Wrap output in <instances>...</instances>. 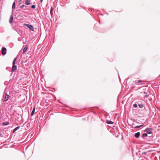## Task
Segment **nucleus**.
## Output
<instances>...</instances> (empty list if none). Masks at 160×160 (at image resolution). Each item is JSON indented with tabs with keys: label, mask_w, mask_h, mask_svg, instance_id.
I'll use <instances>...</instances> for the list:
<instances>
[{
	"label": "nucleus",
	"mask_w": 160,
	"mask_h": 160,
	"mask_svg": "<svg viewBox=\"0 0 160 160\" xmlns=\"http://www.w3.org/2000/svg\"><path fill=\"white\" fill-rule=\"evenodd\" d=\"M17 59V58H15L12 62V72L15 71L17 69V66L15 65Z\"/></svg>",
	"instance_id": "1"
},
{
	"label": "nucleus",
	"mask_w": 160,
	"mask_h": 160,
	"mask_svg": "<svg viewBox=\"0 0 160 160\" xmlns=\"http://www.w3.org/2000/svg\"><path fill=\"white\" fill-rule=\"evenodd\" d=\"M153 129L152 128H147L144 131V132H146L148 134H151L152 133Z\"/></svg>",
	"instance_id": "2"
},
{
	"label": "nucleus",
	"mask_w": 160,
	"mask_h": 160,
	"mask_svg": "<svg viewBox=\"0 0 160 160\" xmlns=\"http://www.w3.org/2000/svg\"><path fill=\"white\" fill-rule=\"evenodd\" d=\"M24 25L28 28L31 30L32 31H33L34 30V28H33V26L31 25L28 24H25Z\"/></svg>",
	"instance_id": "3"
},
{
	"label": "nucleus",
	"mask_w": 160,
	"mask_h": 160,
	"mask_svg": "<svg viewBox=\"0 0 160 160\" xmlns=\"http://www.w3.org/2000/svg\"><path fill=\"white\" fill-rule=\"evenodd\" d=\"M2 55H5L6 54L7 49L6 48L2 47Z\"/></svg>",
	"instance_id": "4"
},
{
	"label": "nucleus",
	"mask_w": 160,
	"mask_h": 160,
	"mask_svg": "<svg viewBox=\"0 0 160 160\" xmlns=\"http://www.w3.org/2000/svg\"><path fill=\"white\" fill-rule=\"evenodd\" d=\"M140 133L139 132H138L134 134L135 137L137 138H138L140 136Z\"/></svg>",
	"instance_id": "5"
},
{
	"label": "nucleus",
	"mask_w": 160,
	"mask_h": 160,
	"mask_svg": "<svg viewBox=\"0 0 160 160\" xmlns=\"http://www.w3.org/2000/svg\"><path fill=\"white\" fill-rule=\"evenodd\" d=\"M10 96L9 95H8L7 94H6L5 95V98H4V101H7L8 99V98H9Z\"/></svg>",
	"instance_id": "6"
},
{
	"label": "nucleus",
	"mask_w": 160,
	"mask_h": 160,
	"mask_svg": "<svg viewBox=\"0 0 160 160\" xmlns=\"http://www.w3.org/2000/svg\"><path fill=\"white\" fill-rule=\"evenodd\" d=\"M25 4L26 5H28L31 4V1L30 0H25Z\"/></svg>",
	"instance_id": "7"
},
{
	"label": "nucleus",
	"mask_w": 160,
	"mask_h": 160,
	"mask_svg": "<svg viewBox=\"0 0 160 160\" xmlns=\"http://www.w3.org/2000/svg\"><path fill=\"white\" fill-rule=\"evenodd\" d=\"M13 17L12 15H11L10 16V18L9 19V22L10 23H13Z\"/></svg>",
	"instance_id": "8"
},
{
	"label": "nucleus",
	"mask_w": 160,
	"mask_h": 160,
	"mask_svg": "<svg viewBox=\"0 0 160 160\" xmlns=\"http://www.w3.org/2000/svg\"><path fill=\"white\" fill-rule=\"evenodd\" d=\"M28 48V46H25V47L24 48L23 50L22 53L23 54L25 53V52H26V51H27Z\"/></svg>",
	"instance_id": "9"
},
{
	"label": "nucleus",
	"mask_w": 160,
	"mask_h": 160,
	"mask_svg": "<svg viewBox=\"0 0 160 160\" xmlns=\"http://www.w3.org/2000/svg\"><path fill=\"white\" fill-rule=\"evenodd\" d=\"M142 138H144L145 137H148V134L147 133H144L142 134V135L141 136Z\"/></svg>",
	"instance_id": "10"
},
{
	"label": "nucleus",
	"mask_w": 160,
	"mask_h": 160,
	"mask_svg": "<svg viewBox=\"0 0 160 160\" xmlns=\"http://www.w3.org/2000/svg\"><path fill=\"white\" fill-rule=\"evenodd\" d=\"M106 123L109 124H112L113 123V122L111 120H107Z\"/></svg>",
	"instance_id": "11"
},
{
	"label": "nucleus",
	"mask_w": 160,
	"mask_h": 160,
	"mask_svg": "<svg viewBox=\"0 0 160 160\" xmlns=\"http://www.w3.org/2000/svg\"><path fill=\"white\" fill-rule=\"evenodd\" d=\"M20 128V126H18L15 128L14 129L13 131V133L15 132L18 129H19Z\"/></svg>",
	"instance_id": "12"
},
{
	"label": "nucleus",
	"mask_w": 160,
	"mask_h": 160,
	"mask_svg": "<svg viewBox=\"0 0 160 160\" xmlns=\"http://www.w3.org/2000/svg\"><path fill=\"white\" fill-rule=\"evenodd\" d=\"M35 106L34 107V108H33V109L31 112V116H32L34 115V114L35 113Z\"/></svg>",
	"instance_id": "13"
},
{
	"label": "nucleus",
	"mask_w": 160,
	"mask_h": 160,
	"mask_svg": "<svg viewBox=\"0 0 160 160\" xmlns=\"http://www.w3.org/2000/svg\"><path fill=\"white\" fill-rule=\"evenodd\" d=\"M138 106L139 107V108H142L143 107H144V105L143 104H139L138 102Z\"/></svg>",
	"instance_id": "14"
},
{
	"label": "nucleus",
	"mask_w": 160,
	"mask_h": 160,
	"mask_svg": "<svg viewBox=\"0 0 160 160\" xmlns=\"http://www.w3.org/2000/svg\"><path fill=\"white\" fill-rule=\"evenodd\" d=\"M9 123L8 122H4L2 123V125L3 126H5L9 125Z\"/></svg>",
	"instance_id": "15"
},
{
	"label": "nucleus",
	"mask_w": 160,
	"mask_h": 160,
	"mask_svg": "<svg viewBox=\"0 0 160 160\" xmlns=\"http://www.w3.org/2000/svg\"><path fill=\"white\" fill-rule=\"evenodd\" d=\"M52 11H53V8L52 7H51V9H50V14L52 17V15L53 14Z\"/></svg>",
	"instance_id": "16"
},
{
	"label": "nucleus",
	"mask_w": 160,
	"mask_h": 160,
	"mask_svg": "<svg viewBox=\"0 0 160 160\" xmlns=\"http://www.w3.org/2000/svg\"><path fill=\"white\" fill-rule=\"evenodd\" d=\"M15 7V2H14L13 3L12 5V9H14Z\"/></svg>",
	"instance_id": "17"
},
{
	"label": "nucleus",
	"mask_w": 160,
	"mask_h": 160,
	"mask_svg": "<svg viewBox=\"0 0 160 160\" xmlns=\"http://www.w3.org/2000/svg\"><path fill=\"white\" fill-rule=\"evenodd\" d=\"M135 124L133 123L131 125V128H135Z\"/></svg>",
	"instance_id": "18"
},
{
	"label": "nucleus",
	"mask_w": 160,
	"mask_h": 160,
	"mask_svg": "<svg viewBox=\"0 0 160 160\" xmlns=\"http://www.w3.org/2000/svg\"><path fill=\"white\" fill-rule=\"evenodd\" d=\"M26 7L27 6H26L25 5H24V4H23L20 7V8H23L24 7Z\"/></svg>",
	"instance_id": "19"
},
{
	"label": "nucleus",
	"mask_w": 160,
	"mask_h": 160,
	"mask_svg": "<svg viewBox=\"0 0 160 160\" xmlns=\"http://www.w3.org/2000/svg\"><path fill=\"white\" fill-rule=\"evenodd\" d=\"M36 5L34 4V5H32V6H31V8H33V9H34L36 7Z\"/></svg>",
	"instance_id": "20"
},
{
	"label": "nucleus",
	"mask_w": 160,
	"mask_h": 160,
	"mask_svg": "<svg viewBox=\"0 0 160 160\" xmlns=\"http://www.w3.org/2000/svg\"><path fill=\"white\" fill-rule=\"evenodd\" d=\"M133 107L134 108H136L138 107V105H137V104H133Z\"/></svg>",
	"instance_id": "21"
},
{
	"label": "nucleus",
	"mask_w": 160,
	"mask_h": 160,
	"mask_svg": "<svg viewBox=\"0 0 160 160\" xmlns=\"http://www.w3.org/2000/svg\"><path fill=\"white\" fill-rule=\"evenodd\" d=\"M143 81H142V80H138V82H136V84H138V82H143Z\"/></svg>",
	"instance_id": "22"
},
{
	"label": "nucleus",
	"mask_w": 160,
	"mask_h": 160,
	"mask_svg": "<svg viewBox=\"0 0 160 160\" xmlns=\"http://www.w3.org/2000/svg\"><path fill=\"white\" fill-rule=\"evenodd\" d=\"M140 128V125L137 126L135 127V128Z\"/></svg>",
	"instance_id": "23"
},
{
	"label": "nucleus",
	"mask_w": 160,
	"mask_h": 160,
	"mask_svg": "<svg viewBox=\"0 0 160 160\" xmlns=\"http://www.w3.org/2000/svg\"><path fill=\"white\" fill-rule=\"evenodd\" d=\"M147 153V152H143L142 153V154L145 155Z\"/></svg>",
	"instance_id": "24"
},
{
	"label": "nucleus",
	"mask_w": 160,
	"mask_h": 160,
	"mask_svg": "<svg viewBox=\"0 0 160 160\" xmlns=\"http://www.w3.org/2000/svg\"><path fill=\"white\" fill-rule=\"evenodd\" d=\"M22 2V0H19L18 2V3H19V4H20Z\"/></svg>",
	"instance_id": "25"
},
{
	"label": "nucleus",
	"mask_w": 160,
	"mask_h": 160,
	"mask_svg": "<svg viewBox=\"0 0 160 160\" xmlns=\"http://www.w3.org/2000/svg\"><path fill=\"white\" fill-rule=\"evenodd\" d=\"M144 96L145 97H146V98H148V96H149V95H145Z\"/></svg>",
	"instance_id": "26"
},
{
	"label": "nucleus",
	"mask_w": 160,
	"mask_h": 160,
	"mask_svg": "<svg viewBox=\"0 0 160 160\" xmlns=\"http://www.w3.org/2000/svg\"><path fill=\"white\" fill-rule=\"evenodd\" d=\"M143 126H144V125L143 124H142V125H140V127H143Z\"/></svg>",
	"instance_id": "27"
},
{
	"label": "nucleus",
	"mask_w": 160,
	"mask_h": 160,
	"mask_svg": "<svg viewBox=\"0 0 160 160\" xmlns=\"http://www.w3.org/2000/svg\"><path fill=\"white\" fill-rule=\"evenodd\" d=\"M143 93H144V94H146L147 93V92L145 91Z\"/></svg>",
	"instance_id": "28"
},
{
	"label": "nucleus",
	"mask_w": 160,
	"mask_h": 160,
	"mask_svg": "<svg viewBox=\"0 0 160 160\" xmlns=\"http://www.w3.org/2000/svg\"><path fill=\"white\" fill-rule=\"evenodd\" d=\"M42 1H43V0H40V2H42Z\"/></svg>",
	"instance_id": "29"
}]
</instances>
